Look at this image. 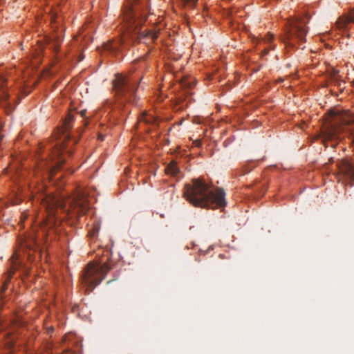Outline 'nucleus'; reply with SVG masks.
<instances>
[{
    "mask_svg": "<svg viewBox=\"0 0 354 354\" xmlns=\"http://www.w3.org/2000/svg\"><path fill=\"white\" fill-rule=\"evenodd\" d=\"M26 246L30 248V249L32 248V245L30 244H29V243H26Z\"/></svg>",
    "mask_w": 354,
    "mask_h": 354,
    "instance_id": "26",
    "label": "nucleus"
},
{
    "mask_svg": "<svg viewBox=\"0 0 354 354\" xmlns=\"http://www.w3.org/2000/svg\"><path fill=\"white\" fill-rule=\"evenodd\" d=\"M98 140H100V141H103L104 140V136L102 135V134H99L98 135Z\"/></svg>",
    "mask_w": 354,
    "mask_h": 354,
    "instance_id": "24",
    "label": "nucleus"
},
{
    "mask_svg": "<svg viewBox=\"0 0 354 354\" xmlns=\"http://www.w3.org/2000/svg\"><path fill=\"white\" fill-rule=\"evenodd\" d=\"M338 73H339V71L334 68H333L332 71L330 72L331 77L335 81H337L338 80V76H337Z\"/></svg>",
    "mask_w": 354,
    "mask_h": 354,
    "instance_id": "18",
    "label": "nucleus"
},
{
    "mask_svg": "<svg viewBox=\"0 0 354 354\" xmlns=\"http://www.w3.org/2000/svg\"><path fill=\"white\" fill-rule=\"evenodd\" d=\"M225 192L222 189H211L209 184L201 178L192 180L185 186L184 197L194 206L207 209L224 207L226 205Z\"/></svg>",
    "mask_w": 354,
    "mask_h": 354,
    "instance_id": "5",
    "label": "nucleus"
},
{
    "mask_svg": "<svg viewBox=\"0 0 354 354\" xmlns=\"http://www.w3.org/2000/svg\"><path fill=\"white\" fill-rule=\"evenodd\" d=\"M17 269V268H13V269L9 270L7 273H6V276H7V279L4 282V286L9 282V281L10 280V279L13 276V274L15 272V270Z\"/></svg>",
    "mask_w": 354,
    "mask_h": 354,
    "instance_id": "15",
    "label": "nucleus"
},
{
    "mask_svg": "<svg viewBox=\"0 0 354 354\" xmlns=\"http://www.w3.org/2000/svg\"><path fill=\"white\" fill-rule=\"evenodd\" d=\"M307 28L306 22L302 19H292L288 22V28L285 37L283 39L284 43L295 46L297 42H304Z\"/></svg>",
    "mask_w": 354,
    "mask_h": 354,
    "instance_id": "8",
    "label": "nucleus"
},
{
    "mask_svg": "<svg viewBox=\"0 0 354 354\" xmlns=\"http://www.w3.org/2000/svg\"><path fill=\"white\" fill-rule=\"evenodd\" d=\"M244 171H245V174L247 172V169H246V166L245 165Z\"/></svg>",
    "mask_w": 354,
    "mask_h": 354,
    "instance_id": "30",
    "label": "nucleus"
},
{
    "mask_svg": "<svg viewBox=\"0 0 354 354\" xmlns=\"http://www.w3.org/2000/svg\"><path fill=\"white\" fill-rule=\"evenodd\" d=\"M142 78L140 74H116L113 80V88L117 101L113 104L106 100L104 103L106 111L129 113V106H138L140 97L137 90Z\"/></svg>",
    "mask_w": 354,
    "mask_h": 354,
    "instance_id": "4",
    "label": "nucleus"
},
{
    "mask_svg": "<svg viewBox=\"0 0 354 354\" xmlns=\"http://www.w3.org/2000/svg\"><path fill=\"white\" fill-rule=\"evenodd\" d=\"M80 113L82 118H84L86 115V110H85V109L82 110V111H80Z\"/></svg>",
    "mask_w": 354,
    "mask_h": 354,
    "instance_id": "23",
    "label": "nucleus"
},
{
    "mask_svg": "<svg viewBox=\"0 0 354 354\" xmlns=\"http://www.w3.org/2000/svg\"><path fill=\"white\" fill-rule=\"evenodd\" d=\"M350 23L354 24V9L351 10L349 15L339 17L337 21V26L339 29L344 30Z\"/></svg>",
    "mask_w": 354,
    "mask_h": 354,
    "instance_id": "11",
    "label": "nucleus"
},
{
    "mask_svg": "<svg viewBox=\"0 0 354 354\" xmlns=\"http://www.w3.org/2000/svg\"><path fill=\"white\" fill-rule=\"evenodd\" d=\"M272 39L273 35L270 33H268L264 37V41L268 44L270 43Z\"/></svg>",
    "mask_w": 354,
    "mask_h": 354,
    "instance_id": "19",
    "label": "nucleus"
},
{
    "mask_svg": "<svg viewBox=\"0 0 354 354\" xmlns=\"http://www.w3.org/2000/svg\"><path fill=\"white\" fill-rule=\"evenodd\" d=\"M12 324L13 325V328H12L8 330H6V328L8 326L7 324H1L0 325V339L5 340L6 346H8L9 348H12L14 347L15 342V335L13 334V333L17 326H21L22 322L21 321L15 320L13 321Z\"/></svg>",
    "mask_w": 354,
    "mask_h": 354,
    "instance_id": "10",
    "label": "nucleus"
},
{
    "mask_svg": "<svg viewBox=\"0 0 354 354\" xmlns=\"http://www.w3.org/2000/svg\"><path fill=\"white\" fill-rule=\"evenodd\" d=\"M52 19L55 22L56 19H55V16L52 17Z\"/></svg>",
    "mask_w": 354,
    "mask_h": 354,
    "instance_id": "28",
    "label": "nucleus"
},
{
    "mask_svg": "<svg viewBox=\"0 0 354 354\" xmlns=\"http://www.w3.org/2000/svg\"><path fill=\"white\" fill-rule=\"evenodd\" d=\"M83 56H80L79 59H78V62H81L82 59H83Z\"/></svg>",
    "mask_w": 354,
    "mask_h": 354,
    "instance_id": "27",
    "label": "nucleus"
},
{
    "mask_svg": "<svg viewBox=\"0 0 354 354\" xmlns=\"http://www.w3.org/2000/svg\"><path fill=\"white\" fill-rule=\"evenodd\" d=\"M3 128V125L1 123H0V131L1 130V129ZM3 138V136L1 134H0V142L1 141Z\"/></svg>",
    "mask_w": 354,
    "mask_h": 354,
    "instance_id": "25",
    "label": "nucleus"
},
{
    "mask_svg": "<svg viewBox=\"0 0 354 354\" xmlns=\"http://www.w3.org/2000/svg\"><path fill=\"white\" fill-rule=\"evenodd\" d=\"M195 84H196L195 81L194 80H192V81L187 82H185L184 83V85H185V86H187V88H192L195 85Z\"/></svg>",
    "mask_w": 354,
    "mask_h": 354,
    "instance_id": "20",
    "label": "nucleus"
},
{
    "mask_svg": "<svg viewBox=\"0 0 354 354\" xmlns=\"http://www.w3.org/2000/svg\"><path fill=\"white\" fill-rule=\"evenodd\" d=\"M271 48H272V49H273V48H274V47H273V46H271V45H270V46H269V47L266 48L263 50V55H267V54L268 53L269 50H270Z\"/></svg>",
    "mask_w": 354,
    "mask_h": 354,
    "instance_id": "21",
    "label": "nucleus"
},
{
    "mask_svg": "<svg viewBox=\"0 0 354 354\" xmlns=\"http://www.w3.org/2000/svg\"><path fill=\"white\" fill-rule=\"evenodd\" d=\"M44 328L48 335H51L54 332V327L48 326L46 322L44 323Z\"/></svg>",
    "mask_w": 354,
    "mask_h": 354,
    "instance_id": "17",
    "label": "nucleus"
},
{
    "mask_svg": "<svg viewBox=\"0 0 354 354\" xmlns=\"http://www.w3.org/2000/svg\"><path fill=\"white\" fill-rule=\"evenodd\" d=\"M345 128L349 131L354 144V113L348 111L333 112L331 121L326 123L322 129L323 142H337ZM336 167L339 180L354 181V161L339 159L336 162Z\"/></svg>",
    "mask_w": 354,
    "mask_h": 354,
    "instance_id": "3",
    "label": "nucleus"
},
{
    "mask_svg": "<svg viewBox=\"0 0 354 354\" xmlns=\"http://www.w3.org/2000/svg\"><path fill=\"white\" fill-rule=\"evenodd\" d=\"M74 116L68 113L63 122V126L61 129V135L49 150H51L53 156V161L55 162L54 165L50 169H59L66 162L65 155L71 156L73 153L71 146L75 145L78 142V139L72 138L68 131L72 129V122Z\"/></svg>",
    "mask_w": 354,
    "mask_h": 354,
    "instance_id": "6",
    "label": "nucleus"
},
{
    "mask_svg": "<svg viewBox=\"0 0 354 354\" xmlns=\"http://www.w3.org/2000/svg\"><path fill=\"white\" fill-rule=\"evenodd\" d=\"M156 118L153 115L149 114L146 111H144L138 118L139 122H145L147 124H153L156 122Z\"/></svg>",
    "mask_w": 354,
    "mask_h": 354,
    "instance_id": "12",
    "label": "nucleus"
},
{
    "mask_svg": "<svg viewBox=\"0 0 354 354\" xmlns=\"http://www.w3.org/2000/svg\"><path fill=\"white\" fill-rule=\"evenodd\" d=\"M336 144H337V142H335V143H333V144L331 145V146L333 147H335V145Z\"/></svg>",
    "mask_w": 354,
    "mask_h": 354,
    "instance_id": "29",
    "label": "nucleus"
},
{
    "mask_svg": "<svg viewBox=\"0 0 354 354\" xmlns=\"http://www.w3.org/2000/svg\"><path fill=\"white\" fill-rule=\"evenodd\" d=\"M109 270L110 267L106 263L99 265L95 263H89L82 274V283L89 289V291H92L101 283Z\"/></svg>",
    "mask_w": 354,
    "mask_h": 354,
    "instance_id": "7",
    "label": "nucleus"
},
{
    "mask_svg": "<svg viewBox=\"0 0 354 354\" xmlns=\"http://www.w3.org/2000/svg\"><path fill=\"white\" fill-rule=\"evenodd\" d=\"M249 37L251 39L252 41L254 43L258 41V39L256 38L254 36L252 35L251 34H250Z\"/></svg>",
    "mask_w": 354,
    "mask_h": 354,
    "instance_id": "22",
    "label": "nucleus"
},
{
    "mask_svg": "<svg viewBox=\"0 0 354 354\" xmlns=\"http://www.w3.org/2000/svg\"><path fill=\"white\" fill-rule=\"evenodd\" d=\"M165 172L167 174H170L173 176H177V174L179 173V169L177 166L176 162L171 161L170 163H169L165 168Z\"/></svg>",
    "mask_w": 354,
    "mask_h": 354,
    "instance_id": "13",
    "label": "nucleus"
},
{
    "mask_svg": "<svg viewBox=\"0 0 354 354\" xmlns=\"http://www.w3.org/2000/svg\"><path fill=\"white\" fill-rule=\"evenodd\" d=\"M7 80L4 75L0 74V106L3 109L6 114L9 115L14 109V106L9 101V94L6 86Z\"/></svg>",
    "mask_w": 354,
    "mask_h": 354,
    "instance_id": "9",
    "label": "nucleus"
},
{
    "mask_svg": "<svg viewBox=\"0 0 354 354\" xmlns=\"http://www.w3.org/2000/svg\"><path fill=\"white\" fill-rule=\"evenodd\" d=\"M36 199L40 201L46 214L45 217L42 218V222L49 227L55 225L59 212L71 218H77L85 214L89 209L86 195L81 190L68 196L42 194Z\"/></svg>",
    "mask_w": 354,
    "mask_h": 354,
    "instance_id": "2",
    "label": "nucleus"
},
{
    "mask_svg": "<svg viewBox=\"0 0 354 354\" xmlns=\"http://www.w3.org/2000/svg\"><path fill=\"white\" fill-rule=\"evenodd\" d=\"M62 39L58 35L55 36L53 38V47L55 51L59 50Z\"/></svg>",
    "mask_w": 354,
    "mask_h": 354,
    "instance_id": "14",
    "label": "nucleus"
},
{
    "mask_svg": "<svg viewBox=\"0 0 354 354\" xmlns=\"http://www.w3.org/2000/svg\"><path fill=\"white\" fill-rule=\"evenodd\" d=\"M244 31H245V33L248 32V30H246L245 27Z\"/></svg>",
    "mask_w": 354,
    "mask_h": 354,
    "instance_id": "31",
    "label": "nucleus"
},
{
    "mask_svg": "<svg viewBox=\"0 0 354 354\" xmlns=\"http://www.w3.org/2000/svg\"><path fill=\"white\" fill-rule=\"evenodd\" d=\"M148 8V0H126L121 19L125 35L123 38L105 43L100 53L116 54L124 45L126 37H129L133 41H155L158 38L157 32L151 30L141 31V26L147 17Z\"/></svg>",
    "mask_w": 354,
    "mask_h": 354,
    "instance_id": "1",
    "label": "nucleus"
},
{
    "mask_svg": "<svg viewBox=\"0 0 354 354\" xmlns=\"http://www.w3.org/2000/svg\"><path fill=\"white\" fill-rule=\"evenodd\" d=\"M183 4L185 6H189L190 7H194L196 4L198 0H182Z\"/></svg>",
    "mask_w": 354,
    "mask_h": 354,
    "instance_id": "16",
    "label": "nucleus"
}]
</instances>
